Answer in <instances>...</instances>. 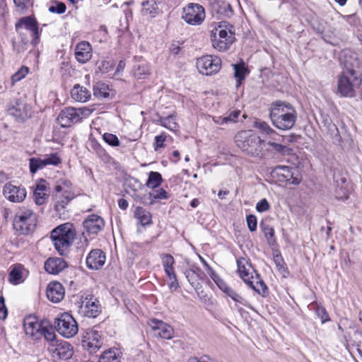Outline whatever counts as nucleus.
<instances>
[{
  "label": "nucleus",
  "instance_id": "f257e3e1",
  "mask_svg": "<svg viewBox=\"0 0 362 362\" xmlns=\"http://www.w3.org/2000/svg\"><path fill=\"white\" fill-rule=\"evenodd\" d=\"M269 117L273 125L280 130H289L295 125L296 111L290 103L276 100L272 103Z\"/></svg>",
  "mask_w": 362,
  "mask_h": 362
},
{
  "label": "nucleus",
  "instance_id": "f03ea898",
  "mask_svg": "<svg viewBox=\"0 0 362 362\" xmlns=\"http://www.w3.org/2000/svg\"><path fill=\"white\" fill-rule=\"evenodd\" d=\"M342 63L344 69L338 80V92L343 97H355L356 91L362 83L361 74L354 69V63L347 60Z\"/></svg>",
  "mask_w": 362,
  "mask_h": 362
},
{
  "label": "nucleus",
  "instance_id": "7ed1b4c3",
  "mask_svg": "<svg viewBox=\"0 0 362 362\" xmlns=\"http://www.w3.org/2000/svg\"><path fill=\"white\" fill-rule=\"evenodd\" d=\"M76 232L69 223L62 224L53 229L50 238L55 250L61 255H66L75 238Z\"/></svg>",
  "mask_w": 362,
  "mask_h": 362
},
{
  "label": "nucleus",
  "instance_id": "20e7f679",
  "mask_svg": "<svg viewBox=\"0 0 362 362\" xmlns=\"http://www.w3.org/2000/svg\"><path fill=\"white\" fill-rule=\"evenodd\" d=\"M235 142L238 148L247 154L259 157L262 156V144L264 141L252 130L238 132L235 136Z\"/></svg>",
  "mask_w": 362,
  "mask_h": 362
},
{
  "label": "nucleus",
  "instance_id": "39448f33",
  "mask_svg": "<svg viewBox=\"0 0 362 362\" xmlns=\"http://www.w3.org/2000/svg\"><path fill=\"white\" fill-rule=\"evenodd\" d=\"M235 40L233 26L229 24L226 25L225 23H221L212 30L211 34L212 47L219 52L228 50Z\"/></svg>",
  "mask_w": 362,
  "mask_h": 362
},
{
  "label": "nucleus",
  "instance_id": "423d86ee",
  "mask_svg": "<svg viewBox=\"0 0 362 362\" xmlns=\"http://www.w3.org/2000/svg\"><path fill=\"white\" fill-rule=\"evenodd\" d=\"M37 223V214L27 207L19 208L14 214L13 226L20 234L27 235L36 228Z\"/></svg>",
  "mask_w": 362,
  "mask_h": 362
},
{
  "label": "nucleus",
  "instance_id": "0eeeda50",
  "mask_svg": "<svg viewBox=\"0 0 362 362\" xmlns=\"http://www.w3.org/2000/svg\"><path fill=\"white\" fill-rule=\"evenodd\" d=\"M55 327L57 332L66 338L73 337L78 331L76 321L68 313H62L55 319Z\"/></svg>",
  "mask_w": 362,
  "mask_h": 362
},
{
  "label": "nucleus",
  "instance_id": "6e6552de",
  "mask_svg": "<svg viewBox=\"0 0 362 362\" xmlns=\"http://www.w3.org/2000/svg\"><path fill=\"white\" fill-rule=\"evenodd\" d=\"M182 18L189 25H199L205 19V10L200 4L189 3L183 8Z\"/></svg>",
  "mask_w": 362,
  "mask_h": 362
},
{
  "label": "nucleus",
  "instance_id": "1a4fd4ad",
  "mask_svg": "<svg viewBox=\"0 0 362 362\" xmlns=\"http://www.w3.org/2000/svg\"><path fill=\"white\" fill-rule=\"evenodd\" d=\"M221 66V60L216 56H203L197 61V68L204 75L210 76L218 73Z\"/></svg>",
  "mask_w": 362,
  "mask_h": 362
},
{
  "label": "nucleus",
  "instance_id": "9d476101",
  "mask_svg": "<svg viewBox=\"0 0 362 362\" xmlns=\"http://www.w3.org/2000/svg\"><path fill=\"white\" fill-rule=\"evenodd\" d=\"M16 29L20 35H23V29L29 31L33 37L31 43L33 45L38 44L40 40V32L37 22L34 18L26 16L21 18L16 24Z\"/></svg>",
  "mask_w": 362,
  "mask_h": 362
},
{
  "label": "nucleus",
  "instance_id": "9b49d317",
  "mask_svg": "<svg viewBox=\"0 0 362 362\" xmlns=\"http://www.w3.org/2000/svg\"><path fill=\"white\" fill-rule=\"evenodd\" d=\"M101 312L99 300L93 296H87L78 307V313L82 316L95 318Z\"/></svg>",
  "mask_w": 362,
  "mask_h": 362
},
{
  "label": "nucleus",
  "instance_id": "f8f14e48",
  "mask_svg": "<svg viewBox=\"0 0 362 362\" xmlns=\"http://www.w3.org/2000/svg\"><path fill=\"white\" fill-rule=\"evenodd\" d=\"M100 332L95 328L88 329L82 340V346L90 353H95L103 345Z\"/></svg>",
  "mask_w": 362,
  "mask_h": 362
},
{
  "label": "nucleus",
  "instance_id": "ddd939ff",
  "mask_svg": "<svg viewBox=\"0 0 362 362\" xmlns=\"http://www.w3.org/2000/svg\"><path fill=\"white\" fill-rule=\"evenodd\" d=\"M48 351L52 354V357L62 360H67L73 355V349L71 344L65 341H57L50 344Z\"/></svg>",
  "mask_w": 362,
  "mask_h": 362
},
{
  "label": "nucleus",
  "instance_id": "4468645a",
  "mask_svg": "<svg viewBox=\"0 0 362 362\" xmlns=\"http://www.w3.org/2000/svg\"><path fill=\"white\" fill-rule=\"evenodd\" d=\"M60 163L61 159L57 153L47 155L44 158H31L29 159L30 170L34 174L48 165H57Z\"/></svg>",
  "mask_w": 362,
  "mask_h": 362
},
{
  "label": "nucleus",
  "instance_id": "2eb2a0df",
  "mask_svg": "<svg viewBox=\"0 0 362 362\" xmlns=\"http://www.w3.org/2000/svg\"><path fill=\"white\" fill-rule=\"evenodd\" d=\"M149 326L154 332V335L165 339H170L173 337V327L161 320L153 319L149 322Z\"/></svg>",
  "mask_w": 362,
  "mask_h": 362
},
{
  "label": "nucleus",
  "instance_id": "dca6fc26",
  "mask_svg": "<svg viewBox=\"0 0 362 362\" xmlns=\"http://www.w3.org/2000/svg\"><path fill=\"white\" fill-rule=\"evenodd\" d=\"M24 330L27 335L33 339H39L42 337L43 326L33 316H29L24 320Z\"/></svg>",
  "mask_w": 362,
  "mask_h": 362
},
{
  "label": "nucleus",
  "instance_id": "f3484780",
  "mask_svg": "<svg viewBox=\"0 0 362 362\" xmlns=\"http://www.w3.org/2000/svg\"><path fill=\"white\" fill-rule=\"evenodd\" d=\"M57 119L61 127L65 128L78 122L79 116L77 115L75 107H69L60 112Z\"/></svg>",
  "mask_w": 362,
  "mask_h": 362
},
{
  "label": "nucleus",
  "instance_id": "a211bd4d",
  "mask_svg": "<svg viewBox=\"0 0 362 362\" xmlns=\"http://www.w3.org/2000/svg\"><path fill=\"white\" fill-rule=\"evenodd\" d=\"M83 225L88 234L96 235L103 229L105 222L100 216L91 214L84 220Z\"/></svg>",
  "mask_w": 362,
  "mask_h": 362
},
{
  "label": "nucleus",
  "instance_id": "6ab92c4d",
  "mask_svg": "<svg viewBox=\"0 0 362 362\" xmlns=\"http://www.w3.org/2000/svg\"><path fill=\"white\" fill-rule=\"evenodd\" d=\"M3 193L4 197L11 202H21L26 197L25 189L7 183L4 185Z\"/></svg>",
  "mask_w": 362,
  "mask_h": 362
},
{
  "label": "nucleus",
  "instance_id": "aec40b11",
  "mask_svg": "<svg viewBox=\"0 0 362 362\" xmlns=\"http://www.w3.org/2000/svg\"><path fill=\"white\" fill-rule=\"evenodd\" d=\"M106 260L105 254L99 249L93 250L86 257V265L91 269H99Z\"/></svg>",
  "mask_w": 362,
  "mask_h": 362
},
{
  "label": "nucleus",
  "instance_id": "412c9836",
  "mask_svg": "<svg viewBox=\"0 0 362 362\" xmlns=\"http://www.w3.org/2000/svg\"><path fill=\"white\" fill-rule=\"evenodd\" d=\"M46 294L50 301L59 303L64 297V288L59 282H50L47 286Z\"/></svg>",
  "mask_w": 362,
  "mask_h": 362
},
{
  "label": "nucleus",
  "instance_id": "4be33fe9",
  "mask_svg": "<svg viewBox=\"0 0 362 362\" xmlns=\"http://www.w3.org/2000/svg\"><path fill=\"white\" fill-rule=\"evenodd\" d=\"M75 57L76 60L81 64L88 62L92 57L90 44L86 41L78 43L75 48Z\"/></svg>",
  "mask_w": 362,
  "mask_h": 362
},
{
  "label": "nucleus",
  "instance_id": "5701e85b",
  "mask_svg": "<svg viewBox=\"0 0 362 362\" xmlns=\"http://www.w3.org/2000/svg\"><path fill=\"white\" fill-rule=\"evenodd\" d=\"M237 266L239 276L246 284L255 277L253 274H257L252 265L244 258L237 260Z\"/></svg>",
  "mask_w": 362,
  "mask_h": 362
},
{
  "label": "nucleus",
  "instance_id": "b1692460",
  "mask_svg": "<svg viewBox=\"0 0 362 362\" xmlns=\"http://www.w3.org/2000/svg\"><path fill=\"white\" fill-rule=\"evenodd\" d=\"M45 269L49 274H57L64 270L66 267V262L62 258H49L45 262Z\"/></svg>",
  "mask_w": 362,
  "mask_h": 362
},
{
  "label": "nucleus",
  "instance_id": "393cba45",
  "mask_svg": "<svg viewBox=\"0 0 362 362\" xmlns=\"http://www.w3.org/2000/svg\"><path fill=\"white\" fill-rule=\"evenodd\" d=\"M10 115L16 118L25 119L30 117L31 110L30 107L24 103L16 101V104L8 109Z\"/></svg>",
  "mask_w": 362,
  "mask_h": 362
},
{
  "label": "nucleus",
  "instance_id": "a878e982",
  "mask_svg": "<svg viewBox=\"0 0 362 362\" xmlns=\"http://www.w3.org/2000/svg\"><path fill=\"white\" fill-rule=\"evenodd\" d=\"M217 285L223 293H225L228 296L231 298L234 301H235L236 303H239L253 310V308L247 300H245L244 298H243L238 293H237L232 288L229 287L225 282L221 281L219 283H218Z\"/></svg>",
  "mask_w": 362,
  "mask_h": 362
},
{
  "label": "nucleus",
  "instance_id": "bb28decb",
  "mask_svg": "<svg viewBox=\"0 0 362 362\" xmlns=\"http://www.w3.org/2000/svg\"><path fill=\"white\" fill-rule=\"evenodd\" d=\"M141 13L143 16L151 18H156L160 13L158 2L156 0H146L141 3Z\"/></svg>",
  "mask_w": 362,
  "mask_h": 362
},
{
  "label": "nucleus",
  "instance_id": "cd10ccee",
  "mask_svg": "<svg viewBox=\"0 0 362 362\" xmlns=\"http://www.w3.org/2000/svg\"><path fill=\"white\" fill-rule=\"evenodd\" d=\"M47 182L44 180H41L37 183L34 191V197L36 204L42 205L45 204L48 198Z\"/></svg>",
  "mask_w": 362,
  "mask_h": 362
},
{
  "label": "nucleus",
  "instance_id": "c85d7f7f",
  "mask_svg": "<svg viewBox=\"0 0 362 362\" xmlns=\"http://www.w3.org/2000/svg\"><path fill=\"white\" fill-rule=\"evenodd\" d=\"M72 98L78 102L85 103L88 101L91 96L90 91L86 87L79 84H76L71 91Z\"/></svg>",
  "mask_w": 362,
  "mask_h": 362
},
{
  "label": "nucleus",
  "instance_id": "c756f323",
  "mask_svg": "<svg viewBox=\"0 0 362 362\" xmlns=\"http://www.w3.org/2000/svg\"><path fill=\"white\" fill-rule=\"evenodd\" d=\"M55 194L66 196V197H74L72 192V184L68 180H59L57 181L55 187Z\"/></svg>",
  "mask_w": 362,
  "mask_h": 362
},
{
  "label": "nucleus",
  "instance_id": "7c9ffc66",
  "mask_svg": "<svg viewBox=\"0 0 362 362\" xmlns=\"http://www.w3.org/2000/svg\"><path fill=\"white\" fill-rule=\"evenodd\" d=\"M250 288L262 296L267 294V286L261 279L258 274H255V277L247 284Z\"/></svg>",
  "mask_w": 362,
  "mask_h": 362
},
{
  "label": "nucleus",
  "instance_id": "2f4dec72",
  "mask_svg": "<svg viewBox=\"0 0 362 362\" xmlns=\"http://www.w3.org/2000/svg\"><path fill=\"white\" fill-rule=\"evenodd\" d=\"M134 217L142 226H148L152 223L151 214L141 206H136L134 211Z\"/></svg>",
  "mask_w": 362,
  "mask_h": 362
},
{
  "label": "nucleus",
  "instance_id": "473e14b6",
  "mask_svg": "<svg viewBox=\"0 0 362 362\" xmlns=\"http://www.w3.org/2000/svg\"><path fill=\"white\" fill-rule=\"evenodd\" d=\"M120 354L117 349L111 348L102 354L98 362H121Z\"/></svg>",
  "mask_w": 362,
  "mask_h": 362
},
{
  "label": "nucleus",
  "instance_id": "72a5a7b5",
  "mask_svg": "<svg viewBox=\"0 0 362 362\" xmlns=\"http://www.w3.org/2000/svg\"><path fill=\"white\" fill-rule=\"evenodd\" d=\"M23 269L21 264H16L11 267L9 273L8 281L13 284H18L23 281Z\"/></svg>",
  "mask_w": 362,
  "mask_h": 362
},
{
  "label": "nucleus",
  "instance_id": "f704fd0d",
  "mask_svg": "<svg viewBox=\"0 0 362 362\" xmlns=\"http://www.w3.org/2000/svg\"><path fill=\"white\" fill-rule=\"evenodd\" d=\"M55 204L54 209L59 216L64 214L66 206L74 197H66V196L61 194H54Z\"/></svg>",
  "mask_w": 362,
  "mask_h": 362
},
{
  "label": "nucleus",
  "instance_id": "c9c22d12",
  "mask_svg": "<svg viewBox=\"0 0 362 362\" xmlns=\"http://www.w3.org/2000/svg\"><path fill=\"white\" fill-rule=\"evenodd\" d=\"M234 70V76L237 81V86H240L242 81L245 79L246 75L249 74V71L245 66V63L242 62L240 64H233Z\"/></svg>",
  "mask_w": 362,
  "mask_h": 362
},
{
  "label": "nucleus",
  "instance_id": "e433bc0d",
  "mask_svg": "<svg viewBox=\"0 0 362 362\" xmlns=\"http://www.w3.org/2000/svg\"><path fill=\"white\" fill-rule=\"evenodd\" d=\"M109 86L103 82H97L93 86V95L98 98H105L109 96Z\"/></svg>",
  "mask_w": 362,
  "mask_h": 362
},
{
  "label": "nucleus",
  "instance_id": "4c0bfd02",
  "mask_svg": "<svg viewBox=\"0 0 362 362\" xmlns=\"http://www.w3.org/2000/svg\"><path fill=\"white\" fill-rule=\"evenodd\" d=\"M274 173L279 176V182H287L292 179V173L288 166H278L276 168Z\"/></svg>",
  "mask_w": 362,
  "mask_h": 362
},
{
  "label": "nucleus",
  "instance_id": "58836bf2",
  "mask_svg": "<svg viewBox=\"0 0 362 362\" xmlns=\"http://www.w3.org/2000/svg\"><path fill=\"white\" fill-rule=\"evenodd\" d=\"M254 127L259 129L262 134L269 135L272 139H274V136L277 135L276 132L265 122L256 121L254 124Z\"/></svg>",
  "mask_w": 362,
  "mask_h": 362
},
{
  "label": "nucleus",
  "instance_id": "ea45409f",
  "mask_svg": "<svg viewBox=\"0 0 362 362\" xmlns=\"http://www.w3.org/2000/svg\"><path fill=\"white\" fill-rule=\"evenodd\" d=\"M163 179L160 173L151 171L149 173L146 185L150 188H156L160 185Z\"/></svg>",
  "mask_w": 362,
  "mask_h": 362
},
{
  "label": "nucleus",
  "instance_id": "a19ab883",
  "mask_svg": "<svg viewBox=\"0 0 362 362\" xmlns=\"http://www.w3.org/2000/svg\"><path fill=\"white\" fill-rule=\"evenodd\" d=\"M200 273L201 270L199 267L192 266L185 272V275L189 284L194 286V283L198 280Z\"/></svg>",
  "mask_w": 362,
  "mask_h": 362
},
{
  "label": "nucleus",
  "instance_id": "79ce46f5",
  "mask_svg": "<svg viewBox=\"0 0 362 362\" xmlns=\"http://www.w3.org/2000/svg\"><path fill=\"white\" fill-rule=\"evenodd\" d=\"M310 306L311 309L315 310L317 316L320 318L322 323H325L329 320V315L323 306L318 305L317 303H311Z\"/></svg>",
  "mask_w": 362,
  "mask_h": 362
},
{
  "label": "nucleus",
  "instance_id": "37998d69",
  "mask_svg": "<svg viewBox=\"0 0 362 362\" xmlns=\"http://www.w3.org/2000/svg\"><path fill=\"white\" fill-rule=\"evenodd\" d=\"M29 69L27 66H21L14 74L11 76V83L13 86L16 83L24 78L28 74Z\"/></svg>",
  "mask_w": 362,
  "mask_h": 362
},
{
  "label": "nucleus",
  "instance_id": "c03bdc74",
  "mask_svg": "<svg viewBox=\"0 0 362 362\" xmlns=\"http://www.w3.org/2000/svg\"><path fill=\"white\" fill-rule=\"evenodd\" d=\"M162 126L173 132H175L178 129V124L173 115L165 117L162 121Z\"/></svg>",
  "mask_w": 362,
  "mask_h": 362
},
{
  "label": "nucleus",
  "instance_id": "a18cd8bd",
  "mask_svg": "<svg viewBox=\"0 0 362 362\" xmlns=\"http://www.w3.org/2000/svg\"><path fill=\"white\" fill-rule=\"evenodd\" d=\"M267 145L272 146L275 151L278 152L281 155L289 154L291 151V149L287 146L274 141H268Z\"/></svg>",
  "mask_w": 362,
  "mask_h": 362
},
{
  "label": "nucleus",
  "instance_id": "49530a36",
  "mask_svg": "<svg viewBox=\"0 0 362 362\" xmlns=\"http://www.w3.org/2000/svg\"><path fill=\"white\" fill-rule=\"evenodd\" d=\"M168 279L170 281L169 284V288L171 291H175L179 287L178 280L177 275L174 270L169 271V272H165Z\"/></svg>",
  "mask_w": 362,
  "mask_h": 362
},
{
  "label": "nucleus",
  "instance_id": "de8ad7c7",
  "mask_svg": "<svg viewBox=\"0 0 362 362\" xmlns=\"http://www.w3.org/2000/svg\"><path fill=\"white\" fill-rule=\"evenodd\" d=\"M260 227H261L266 238L267 239L269 243V244L272 243V241L274 240H273L274 235V228L272 227H271L270 226L264 224V223H261Z\"/></svg>",
  "mask_w": 362,
  "mask_h": 362
},
{
  "label": "nucleus",
  "instance_id": "09e8293b",
  "mask_svg": "<svg viewBox=\"0 0 362 362\" xmlns=\"http://www.w3.org/2000/svg\"><path fill=\"white\" fill-rule=\"evenodd\" d=\"M150 197L152 201L155 199H167L168 198V194L164 189L160 188L150 193ZM151 204H153V202H151Z\"/></svg>",
  "mask_w": 362,
  "mask_h": 362
},
{
  "label": "nucleus",
  "instance_id": "8fccbe9b",
  "mask_svg": "<svg viewBox=\"0 0 362 362\" xmlns=\"http://www.w3.org/2000/svg\"><path fill=\"white\" fill-rule=\"evenodd\" d=\"M104 141L112 146H119V141L117 136L115 134L110 133H105L103 136Z\"/></svg>",
  "mask_w": 362,
  "mask_h": 362
},
{
  "label": "nucleus",
  "instance_id": "3c124183",
  "mask_svg": "<svg viewBox=\"0 0 362 362\" xmlns=\"http://www.w3.org/2000/svg\"><path fill=\"white\" fill-rule=\"evenodd\" d=\"M15 6L18 11L23 12L30 5H32V0H13Z\"/></svg>",
  "mask_w": 362,
  "mask_h": 362
},
{
  "label": "nucleus",
  "instance_id": "603ef678",
  "mask_svg": "<svg viewBox=\"0 0 362 362\" xmlns=\"http://www.w3.org/2000/svg\"><path fill=\"white\" fill-rule=\"evenodd\" d=\"M56 6H51L49 7V11L50 13H57L62 14L66 11V7L63 2L55 1Z\"/></svg>",
  "mask_w": 362,
  "mask_h": 362
},
{
  "label": "nucleus",
  "instance_id": "864d4df0",
  "mask_svg": "<svg viewBox=\"0 0 362 362\" xmlns=\"http://www.w3.org/2000/svg\"><path fill=\"white\" fill-rule=\"evenodd\" d=\"M42 337H44L47 341H50V344L55 343L57 341H55L56 335L52 329H49L43 327L42 330Z\"/></svg>",
  "mask_w": 362,
  "mask_h": 362
},
{
  "label": "nucleus",
  "instance_id": "5fc2aeb1",
  "mask_svg": "<svg viewBox=\"0 0 362 362\" xmlns=\"http://www.w3.org/2000/svg\"><path fill=\"white\" fill-rule=\"evenodd\" d=\"M336 198L339 200H346L349 198V192L346 187L337 186L336 191Z\"/></svg>",
  "mask_w": 362,
  "mask_h": 362
},
{
  "label": "nucleus",
  "instance_id": "6e6d98bb",
  "mask_svg": "<svg viewBox=\"0 0 362 362\" xmlns=\"http://www.w3.org/2000/svg\"><path fill=\"white\" fill-rule=\"evenodd\" d=\"M270 208V205L266 199H262L256 204V210L259 212H265Z\"/></svg>",
  "mask_w": 362,
  "mask_h": 362
},
{
  "label": "nucleus",
  "instance_id": "4d7b16f0",
  "mask_svg": "<svg viewBox=\"0 0 362 362\" xmlns=\"http://www.w3.org/2000/svg\"><path fill=\"white\" fill-rule=\"evenodd\" d=\"M246 221L250 231L253 232L257 230V221L255 215H248L246 218Z\"/></svg>",
  "mask_w": 362,
  "mask_h": 362
},
{
  "label": "nucleus",
  "instance_id": "13d9d810",
  "mask_svg": "<svg viewBox=\"0 0 362 362\" xmlns=\"http://www.w3.org/2000/svg\"><path fill=\"white\" fill-rule=\"evenodd\" d=\"M166 140V135L163 133L160 135L156 136L155 137V141L153 144L154 150L157 151L159 148H162L164 146V143Z\"/></svg>",
  "mask_w": 362,
  "mask_h": 362
},
{
  "label": "nucleus",
  "instance_id": "bf43d9fd",
  "mask_svg": "<svg viewBox=\"0 0 362 362\" xmlns=\"http://www.w3.org/2000/svg\"><path fill=\"white\" fill-rule=\"evenodd\" d=\"M76 110L77 115L79 116V122L82 120L83 118L88 117L93 110V109L88 108L87 107L76 108Z\"/></svg>",
  "mask_w": 362,
  "mask_h": 362
},
{
  "label": "nucleus",
  "instance_id": "052dcab7",
  "mask_svg": "<svg viewBox=\"0 0 362 362\" xmlns=\"http://www.w3.org/2000/svg\"><path fill=\"white\" fill-rule=\"evenodd\" d=\"M162 264L163 268H167L173 266L175 264V259L170 254H165L162 255Z\"/></svg>",
  "mask_w": 362,
  "mask_h": 362
},
{
  "label": "nucleus",
  "instance_id": "680f3d73",
  "mask_svg": "<svg viewBox=\"0 0 362 362\" xmlns=\"http://www.w3.org/2000/svg\"><path fill=\"white\" fill-rule=\"evenodd\" d=\"M148 74V69L145 65L139 66L134 72V75L138 79L142 78L143 76Z\"/></svg>",
  "mask_w": 362,
  "mask_h": 362
},
{
  "label": "nucleus",
  "instance_id": "e2e57ef3",
  "mask_svg": "<svg viewBox=\"0 0 362 362\" xmlns=\"http://www.w3.org/2000/svg\"><path fill=\"white\" fill-rule=\"evenodd\" d=\"M2 216L6 221H13V218H14V214H13L12 211L8 208H4L2 210Z\"/></svg>",
  "mask_w": 362,
  "mask_h": 362
},
{
  "label": "nucleus",
  "instance_id": "0e129e2a",
  "mask_svg": "<svg viewBox=\"0 0 362 362\" xmlns=\"http://www.w3.org/2000/svg\"><path fill=\"white\" fill-rule=\"evenodd\" d=\"M240 115V111L239 110H235L230 112V114L226 117L227 119V122H235L237 119L238 118L239 115Z\"/></svg>",
  "mask_w": 362,
  "mask_h": 362
},
{
  "label": "nucleus",
  "instance_id": "69168bd1",
  "mask_svg": "<svg viewBox=\"0 0 362 362\" xmlns=\"http://www.w3.org/2000/svg\"><path fill=\"white\" fill-rule=\"evenodd\" d=\"M342 18L351 25H354L357 21V17L355 14L343 16Z\"/></svg>",
  "mask_w": 362,
  "mask_h": 362
},
{
  "label": "nucleus",
  "instance_id": "338daca9",
  "mask_svg": "<svg viewBox=\"0 0 362 362\" xmlns=\"http://www.w3.org/2000/svg\"><path fill=\"white\" fill-rule=\"evenodd\" d=\"M118 206L122 210H126L128 208V202L124 199H119L118 200Z\"/></svg>",
  "mask_w": 362,
  "mask_h": 362
},
{
  "label": "nucleus",
  "instance_id": "774afa93",
  "mask_svg": "<svg viewBox=\"0 0 362 362\" xmlns=\"http://www.w3.org/2000/svg\"><path fill=\"white\" fill-rule=\"evenodd\" d=\"M214 121L215 123L218 124H226L228 123L227 122V119L226 117H214L213 118Z\"/></svg>",
  "mask_w": 362,
  "mask_h": 362
}]
</instances>
